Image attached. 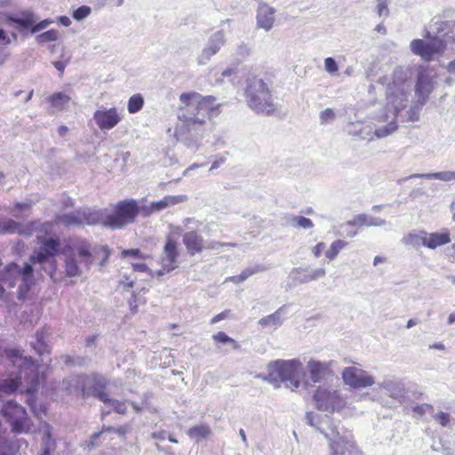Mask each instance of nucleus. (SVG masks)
Masks as SVG:
<instances>
[{
    "instance_id": "obj_29",
    "label": "nucleus",
    "mask_w": 455,
    "mask_h": 455,
    "mask_svg": "<svg viewBox=\"0 0 455 455\" xmlns=\"http://www.w3.org/2000/svg\"><path fill=\"white\" fill-rule=\"evenodd\" d=\"M427 231L412 230L405 235L402 242L404 245L418 249L420 246L426 247Z\"/></svg>"
},
{
    "instance_id": "obj_15",
    "label": "nucleus",
    "mask_w": 455,
    "mask_h": 455,
    "mask_svg": "<svg viewBox=\"0 0 455 455\" xmlns=\"http://www.w3.org/2000/svg\"><path fill=\"white\" fill-rule=\"evenodd\" d=\"M341 375L344 383L353 388H366L375 384V378L368 371L358 367H346Z\"/></svg>"
},
{
    "instance_id": "obj_40",
    "label": "nucleus",
    "mask_w": 455,
    "mask_h": 455,
    "mask_svg": "<svg viewBox=\"0 0 455 455\" xmlns=\"http://www.w3.org/2000/svg\"><path fill=\"white\" fill-rule=\"evenodd\" d=\"M347 245V243L344 240H335L331 243L330 248L326 251L325 256L329 260H333L339 251Z\"/></svg>"
},
{
    "instance_id": "obj_27",
    "label": "nucleus",
    "mask_w": 455,
    "mask_h": 455,
    "mask_svg": "<svg viewBox=\"0 0 455 455\" xmlns=\"http://www.w3.org/2000/svg\"><path fill=\"white\" fill-rule=\"evenodd\" d=\"M37 20L31 11H23L18 16L3 15L0 16V24L16 23L22 28H28Z\"/></svg>"
},
{
    "instance_id": "obj_28",
    "label": "nucleus",
    "mask_w": 455,
    "mask_h": 455,
    "mask_svg": "<svg viewBox=\"0 0 455 455\" xmlns=\"http://www.w3.org/2000/svg\"><path fill=\"white\" fill-rule=\"evenodd\" d=\"M183 243L190 255L201 252L204 249L202 235L196 231H188L183 235Z\"/></svg>"
},
{
    "instance_id": "obj_16",
    "label": "nucleus",
    "mask_w": 455,
    "mask_h": 455,
    "mask_svg": "<svg viewBox=\"0 0 455 455\" xmlns=\"http://www.w3.org/2000/svg\"><path fill=\"white\" fill-rule=\"evenodd\" d=\"M93 121L100 131H109L115 128L123 119L117 108L100 107L93 113Z\"/></svg>"
},
{
    "instance_id": "obj_33",
    "label": "nucleus",
    "mask_w": 455,
    "mask_h": 455,
    "mask_svg": "<svg viewBox=\"0 0 455 455\" xmlns=\"http://www.w3.org/2000/svg\"><path fill=\"white\" fill-rule=\"evenodd\" d=\"M266 267L262 265L256 264L254 266L248 267L244 268L240 275L230 276L226 279V281H230L234 283H240L244 282L250 276L266 271Z\"/></svg>"
},
{
    "instance_id": "obj_42",
    "label": "nucleus",
    "mask_w": 455,
    "mask_h": 455,
    "mask_svg": "<svg viewBox=\"0 0 455 455\" xmlns=\"http://www.w3.org/2000/svg\"><path fill=\"white\" fill-rule=\"evenodd\" d=\"M60 33L56 29H50L36 36V40L38 44H45L58 40Z\"/></svg>"
},
{
    "instance_id": "obj_60",
    "label": "nucleus",
    "mask_w": 455,
    "mask_h": 455,
    "mask_svg": "<svg viewBox=\"0 0 455 455\" xmlns=\"http://www.w3.org/2000/svg\"><path fill=\"white\" fill-rule=\"evenodd\" d=\"M225 161H226V157L224 156L218 157L217 159H215L212 162L210 171L218 169Z\"/></svg>"
},
{
    "instance_id": "obj_52",
    "label": "nucleus",
    "mask_w": 455,
    "mask_h": 455,
    "mask_svg": "<svg viewBox=\"0 0 455 455\" xmlns=\"http://www.w3.org/2000/svg\"><path fill=\"white\" fill-rule=\"evenodd\" d=\"M221 80L228 79V81H234L236 77V69L234 68H228L221 73Z\"/></svg>"
},
{
    "instance_id": "obj_54",
    "label": "nucleus",
    "mask_w": 455,
    "mask_h": 455,
    "mask_svg": "<svg viewBox=\"0 0 455 455\" xmlns=\"http://www.w3.org/2000/svg\"><path fill=\"white\" fill-rule=\"evenodd\" d=\"M52 23V20H50V19H45L40 22H38L37 24H36L32 29H31V32L32 33H36L38 31H41L44 28H46L49 25H51Z\"/></svg>"
},
{
    "instance_id": "obj_11",
    "label": "nucleus",
    "mask_w": 455,
    "mask_h": 455,
    "mask_svg": "<svg viewBox=\"0 0 455 455\" xmlns=\"http://www.w3.org/2000/svg\"><path fill=\"white\" fill-rule=\"evenodd\" d=\"M307 420L310 426L315 427L324 435L329 443L342 436L344 433L348 432L343 426H340L339 422H336L327 415L320 417L313 413H307Z\"/></svg>"
},
{
    "instance_id": "obj_2",
    "label": "nucleus",
    "mask_w": 455,
    "mask_h": 455,
    "mask_svg": "<svg viewBox=\"0 0 455 455\" xmlns=\"http://www.w3.org/2000/svg\"><path fill=\"white\" fill-rule=\"evenodd\" d=\"M220 104L213 96H203L196 92H183L180 96L177 140L193 151L200 148V141L208 131L210 119L219 114Z\"/></svg>"
},
{
    "instance_id": "obj_19",
    "label": "nucleus",
    "mask_w": 455,
    "mask_h": 455,
    "mask_svg": "<svg viewBox=\"0 0 455 455\" xmlns=\"http://www.w3.org/2000/svg\"><path fill=\"white\" fill-rule=\"evenodd\" d=\"M179 251L178 243L172 238H168L164 247L163 254L161 257L162 269L157 272V275H163L165 272H171L179 267Z\"/></svg>"
},
{
    "instance_id": "obj_3",
    "label": "nucleus",
    "mask_w": 455,
    "mask_h": 455,
    "mask_svg": "<svg viewBox=\"0 0 455 455\" xmlns=\"http://www.w3.org/2000/svg\"><path fill=\"white\" fill-rule=\"evenodd\" d=\"M37 240L41 246L29 259V263H25L23 267L12 263L8 265L1 274V280L9 286L13 287L18 279H21L20 291L28 290L35 282V273L40 274L44 270L47 275L52 277L57 269V261L55 255L60 249L58 239L50 237L44 238L41 235H37Z\"/></svg>"
},
{
    "instance_id": "obj_5",
    "label": "nucleus",
    "mask_w": 455,
    "mask_h": 455,
    "mask_svg": "<svg viewBox=\"0 0 455 455\" xmlns=\"http://www.w3.org/2000/svg\"><path fill=\"white\" fill-rule=\"evenodd\" d=\"M426 42L414 39L411 43V52L426 61L434 60L444 52L448 44H455V20H437L430 25Z\"/></svg>"
},
{
    "instance_id": "obj_59",
    "label": "nucleus",
    "mask_w": 455,
    "mask_h": 455,
    "mask_svg": "<svg viewBox=\"0 0 455 455\" xmlns=\"http://www.w3.org/2000/svg\"><path fill=\"white\" fill-rule=\"evenodd\" d=\"M30 207V204H28V203H17L15 204V208L13 210L11 211V212L14 215V216H17L16 214V211H22V210H27Z\"/></svg>"
},
{
    "instance_id": "obj_14",
    "label": "nucleus",
    "mask_w": 455,
    "mask_h": 455,
    "mask_svg": "<svg viewBox=\"0 0 455 455\" xmlns=\"http://www.w3.org/2000/svg\"><path fill=\"white\" fill-rule=\"evenodd\" d=\"M316 407L321 411H335L341 409L345 403L336 389L319 387L314 395Z\"/></svg>"
},
{
    "instance_id": "obj_57",
    "label": "nucleus",
    "mask_w": 455,
    "mask_h": 455,
    "mask_svg": "<svg viewBox=\"0 0 455 455\" xmlns=\"http://www.w3.org/2000/svg\"><path fill=\"white\" fill-rule=\"evenodd\" d=\"M230 313V310H225L218 315H216L214 317L212 318L211 323L214 324L219 323L221 320L226 319L228 316V314Z\"/></svg>"
},
{
    "instance_id": "obj_43",
    "label": "nucleus",
    "mask_w": 455,
    "mask_h": 455,
    "mask_svg": "<svg viewBox=\"0 0 455 455\" xmlns=\"http://www.w3.org/2000/svg\"><path fill=\"white\" fill-rule=\"evenodd\" d=\"M212 339L218 343L230 344L234 349L239 348L238 343L223 331H219L218 333L214 334Z\"/></svg>"
},
{
    "instance_id": "obj_4",
    "label": "nucleus",
    "mask_w": 455,
    "mask_h": 455,
    "mask_svg": "<svg viewBox=\"0 0 455 455\" xmlns=\"http://www.w3.org/2000/svg\"><path fill=\"white\" fill-rule=\"evenodd\" d=\"M5 355L18 371H12L8 378L0 380V395H11L19 387L28 394L35 393L40 384L39 366H35L31 357L23 356L17 349H7Z\"/></svg>"
},
{
    "instance_id": "obj_12",
    "label": "nucleus",
    "mask_w": 455,
    "mask_h": 455,
    "mask_svg": "<svg viewBox=\"0 0 455 455\" xmlns=\"http://www.w3.org/2000/svg\"><path fill=\"white\" fill-rule=\"evenodd\" d=\"M98 210L83 208L69 213L59 214L55 218L57 224L69 226H85L100 224Z\"/></svg>"
},
{
    "instance_id": "obj_25",
    "label": "nucleus",
    "mask_w": 455,
    "mask_h": 455,
    "mask_svg": "<svg viewBox=\"0 0 455 455\" xmlns=\"http://www.w3.org/2000/svg\"><path fill=\"white\" fill-rule=\"evenodd\" d=\"M325 275L324 268H316L309 270L308 268L294 267L289 274V277L296 284L307 283L311 281H315Z\"/></svg>"
},
{
    "instance_id": "obj_55",
    "label": "nucleus",
    "mask_w": 455,
    "mask_h": 455,
    "mask_svg": "<svg viewBox=\"0 0 455 455\" xmlns=\"http://www.w3.org/2000/svg\"><path fill=\"white\" fill-rule=\"evenodd\" d=\"M223 246L233 247V246H235V244L231 243H220V242L213 241V242L209 243L207 246H204V248L211 249V250H217L220 247H223Z\"/></svg>"
},
{
    "instance_id": "obj_50",
    "label": "nucleus",
    "mask_w": 455,
    "mask_h": 455,
    "mask_svg": "<svg viewBox=\"0 0 455 455\" xmlns=\"http://www.w3.org/2000/svg\"><path fill=\"white\" fill-rule=\"evenodd\" d=\"M131 266L134 271L137 272H146L152 275V270L142 262H131Z\"/></svg>"
},
{
    "instance_id": "obj_48",
    "label": "nucleus",
    "mask_w": 455,
    "mask_h": 455,
    "mask_svg": "<svg viewBox=\"0 0 455 455\" xmlns=\"http://www.w3.org/2000/svg\"><path fill=\"white\" fill-rule=\"evenodd\" d=\"M292 223L294 227L302 228H311L314 224L312 220L308 218L297 216L292 219Z\"/></svg>"
},
{
    "instance_id": "obj_20",
    "label": "nucleus",
    "mask_w": 455,
    "mask_h": 455,
    "mask_svg": "<svg viewBox=\"0 0 455 455\" xmlns=\"http://www.w3.org/2000/svg\"><path fill=\"white\" fill-rule=\"evenodd\" d=\"M435 75L429 70L422 69L419 72L418 81L415 86V94L417 100L420 105H424L429 94L435 86Z\"/></svg>"
},
{
    "instance_id": "obj_18",
    "label": "nucleus",
    "mask_w": 455,
    "mask_h": 455,
    "mask_svg": "<svg viewBox=\"0 0 455 455\" xmlns=\"http://www.w3.org/2000/svg\"><path fill=\"white\" fill-rule=\"evenodd\" d=\"M226 44V36L222 30L213 33L197 58L199 65H205Z\"/></svg>"
},
{
    "instance_id": "obj_45",
    "label": "nucleus",
    "mask_w": 455,
    "mask_h": 455,
    "mask_svg": "<svg viewBox=\"0 0 455 455\" xmlns=\"http://www.w3.org/2000/svg\"><path fill=\"white\" fill-rule=\"evenodd\" d=\"M91 12H92L91 7L83 5V6L78 7L77 9H76L73 12L72 17L77 21H82L84 19H86L91 14Z\"/></svg>"
},
{
    "instance_id": "obj_38",
    "label": "nucleus",
    "mask_w": 455,
    "mask_h": 455,
    "mask_svg": "<svg viewBox=\"0 0 455 455\" xmlns=\"http://www.w3.org/2000/svg\"><path fill=\"white\" fill-rule=\"evenodd\" d=\"M70 100L71 99L68 94L64 92H56L49 97L48 101L52 108L57 110H61L69 103Z\"/></svg>"
},
{
    "instance_id": "obj_35",
    "label": "nucleus",
    "mask_w": 455,
    "mask_h": 455,
    "mask_svg": "<svg viewBox=\"0 0 455 455\" xmlns=\"http://www.w3.org/2000/svg\"><path fill=\"white\" fill-rule=\"evenodd\" d=\"M450 241L451 239L449 233L427 232L426 247L428 249H435L438 246H442L450 243Z\"/></svg>"
},
{
    "instance_id": "obj_21",
    "label": "nucleus",
    "mask_w": 455,
    "mask_h": 455,
    "mask_svg": "<svg viewBox=\"0 0 455 455\" xmlns=\"http://www.w3.org/2000/svg\"><path fill=\"white\" fill-rule=\"evenodd\" d=\"M329 447V455H361L349 431L344 433L342 436L337 438V440L331 441Z\"/></svg>"
},
{
    "instance_id": "obj_8",
    "label": "nucleus",
    "mask_w": 455,
    "mask_h": 455,
    "mask_svg": "<svg viewBox=\"0 0 455 455\" xmlns=\"http://www.w3.org/2000/svg\"><path fill=\"white\" fill-rule=\"evenodd\" d=\"M76 388L84 397L94 396L101 401L105 406L119 414H125L127 408L124 402L110 398L104 391L106 380L99 375L77 376L74 378Z\"/></svg>"
},
{
    "instance_id": "obj_61",
    "label": "nucleus",
    "mask_w": 455,
    "mask_h": 455,
    "mask_svg": "<svg viewBox=\"0 0 455 455\" xmlns=\"http://www.w3.org/2000/svg\"><path fill=\"white\" fill-rule=\"evenodd\" d=\"M152 437L154 439L164 441L165 438L168 437V433L165 430H161L159 432L153 433Z\"/></svg>"
},
{
    "instance_id": "obj_22",
    "label": "nucleus",
    "mask_w": 455,
    "mask_h": 455,
    "mask_svg": "<svg viewBox=\"0 0 455 455\" xmlns=\"http://www.w3.org/2000/svg\"><path fill=\"white\" fill-rule=\"evenodd\" d=\"M331 361H319L311 358L307 363V373L313 383H318L332 374Z\"/></svg>"
},
{
    "instance_id": "obj_37",
    "label": "nucleus",
    "mask_w": 455,
    "mask_h": 455,
    "mask_svg": "<svg viewBox=\"0 0 455 455\" xmlns=\"http://www.w3.org/2000/svg\"><path fill=\"white\" fill-rule=\"evenodd\" d=\"M46 331H38L35 336V341H33L32 347L40 355H44V354H49L50 349L48 345L45 343L44 339L46 337Z\"/></svg>"
},
{
    "instance_id": "obj_26",
    "label": "nucleus",
    "mask_w": 455,
    "mask_h": 455,
    "mask_svg": "<svg viewBox=\"0 0 455 455\" xmlns=\"http://www.w3.org/2000/svg\"><path fill=\"white\" fill-rule=\"evenodd\" d=\"M33 225H24L11 219L0 220V234H19L25 237L33 235Z\"/></svg>"
},
{
    "instance_id": "obj_56",
    "label": "nucleus",
    "mask_w": 455,
    "mask_h": 455,
    "mask_svg": "<svg viewBox=\"0 0 455 455\" xmlns=\"http://www.w3.org/2000/svg\"><path fill=\"white\" fill-rule=\"evenodd\" d=\"M325 249V243L323 242L318 243L312 248V252L315 258H319L322 255L323 251Z\"/></svg>"
},
{
    "instance_id": "obj_32",
    "label": "nucleus",
    "mask_w": 455,
    "mask_h": 455,
    "mask_svg": "<svg viewBox=\"0 0 455 455\" xmlns=\"http://www.w3.org/2000/svg\"><path fill=\"white\" fill-rule=\"evenodd\" d=\"M422 178L427 180H438L444 182H455V172L454 171H443L437 172L429 173H417L412 174L409 179Z\"/></svg>"
},
{
    "instance_id": "obj_10",
    "label": "nucleus",
    "mask_w": 455,
    "mask_h": 455,
    "mask_svg": "<svg viewBox=\"0 0 455 455\" xmlns=\"http://www.w3.org/2000/svg\"><path fill=\"white\" fill-rule=\"evenodd\" d=\"M245 97L250 108L258 114L269 115L275 110L267 85L259 77H252L247 81Z\"/></svg>"
},
{
    "instance_id": "obj_7",
    "label": "nucleus",
    "mask_w": 455,
    "mask_h": 455,
    "mask_svg": "<svg viewBox=\"0 0 455 455\" xmlns=\"http://www.w3.org/2000/svg\"><path fill=\"white\" fill-rule=\"evenodd\" d=\"M265 379L276 387L283 383L291 391L297 390L305 380L306 371L299 359L275 360L267 365Z\"/></svg>"
},
{
    "instance_id": "obj_62",
    "label": "nucleus",
    "mask_w": 455,
    "mask_h": 455,
    "mask_svg": "<svg viewBox=\"0 0 455 455\" xmlns=\"http://www.w3.org/2000/svg\"><path fill=\"white\" fill-rule=\"evenodd\" d=\"M250 47L244 44H241L239 47H238V52L240 55L242 56H247L249 55L250 53Z\"/></svg>"
},
{
    "instance_id": "obj_9",
    "label": "nucleus",
    "mask_w": 455,
    "mask_h": 455,
    "mask_svg": "<svg viewBox=\"0 0 455 455\" xmlns=\"http://www.w3.org/2000/svg\"><path fill=\"white\" fill-rule=\"evenodd\" d=\"M100 224L111 228L118 229L132 223L139 213H141V206L135 200H124L117 203L112 210H98Z\"/></svg>"
},
{
    "instance_id": "obj_30",
    "label": "nucleus",
    "mask_w": 455,
    "mask_h": 455,
    "mask_svg": "<svg viewBox=\"0 0 455 455\" xmlns=\"http://www.w3.org/2000/svg\"><path fill=\"white\" fill-rule=\"evenodd\" d=\"M284 315H285V307H281L278 308L275 313L267 315L265 317H262L259 320V324L261 327H271L274 330L277 329L279 326H281L284 320Z\"/></svg>"
},
{
    "instance_id": "obj_34",
    "label": "nucleus",
    "mask_w": 455,
    "mask_h": 455,
    "mask_svg": "<svg viewBox=\"0 0 455 455\" xmlns=\"http://www.w3.org/2000/svg\"><path fill=\"white\" fill-rule=\"evenodd\" d=\"M189 438L196 441V443H200L204 439H207L212 435L211 427L206 424H199L190 427L187 431Z\"/></svg>"
},
{
    "instance_id": "obj_41",
    "label": "nucleus",
    "mask_w": 455,
    "mask_h": 455,
    "mask_svg": "<svg viewBox=\"0 0 455 455\" xmlns=\"http://www.w3.org/2000/svg\"><path fill=\"white\" fill-rule=\"evenodd\" d=\"M29 225H33V234L36 233V236L41 235L44 238H46L45 235H50L52 232L53 225L51 222H44L42 224L32 222Z\"/></svg>"
},
{
    "instance_id": "obj_51",
    "label": "nucleus",
    "mask_w": 455,
    "mask_h": 455,
    "mask_svg": "<svg viewBox=\"0 0 455 455\" xmlns=\"http://www.w3.org/2000/svg\"><path fill=\"white\" fill-rule=\"evenodd\" d=\"M377 12L379 16L388 15V7L387 0H378Z\"/></svg>"
},
{
    "instance_id": "obj_23",
    "label": "nucleus",
    "mask_w": 455,
    "mask_h": 455,
    "mask_svg": "<svg viewBox=\"0 0 455 455\" xmlns=\"http://www.w3.org/2000/svg\"><path fill=\"white\" fill-rule=\"evenodd\" d=\"M188 200L186 195L166 196L163 199L153 202L149 205L141 206V214L148 216L154 212H159L168 207L184 203Z\"/></svg>"
},
{
    "instance_id": "obj_36",
    "label": "nucleus",
    "mask_w": 455,
    "mask_h": 455,
    "mask_svg": "<svg viewBox=\"0 0 455 455\" xmlns=\"http://www.w3.org/2000/svg\"><path fill=\"white\" fill-rule=\"evenodd\" d=\"M40 431L43 434V451L41 455H51V452L55 448V442L52 438V427L48 424L44 423Z\"/></svg>"
},
{
    "instance_id": "obj_17",
    "label": "nucleus",
    "mask_w": 455,
    "mask_h": 455,
    "mask_svg": "<svg viewBox=\"0 0 455 455\" xmlns=\"http://www.w3.org/2000/svg\"><path fill=\"white\" fill-rule=\"evenodd\" d=\"M378 387L384 390L388 397L400 403L403 402L407 394L404 380L394 376L386 377L378 384Z\"/></svg>"
},
{
    "instance_id": "obj_58",
    "label": "nucleus",
    "mask_w": 455,
    "mask_h": 455,
    "mask_svg": "<svg viewBox=\"0 0 455 455\" xmlns=\"http://www.w3.org/2000/svg\"><path fill=\"white\" fill-rule=\"evenodd\" d=\"M69 61V59L66 60H56L53 62V66L57 70H59L60 73H63L65 70L66 66L68 65Z\"/></svg>"
},
{
    "instance_id": "obj_53",
    "label": "nucleus",
    "mask_w": 455,
    "mask_h": 455,
    "mask_svg": "<svg viewBox=\"0 0 455 455\" xmlns=\"http://www.w3.org/2000/svg\"><path fill=\"white\" fill-rule=\"evenodd\" d=\"M431 409H432L431 405L421 404V405L413 406L412 411L414 414H416L418 416H423L425 413H427Z\"/></svg>"
},
{
    "instance_id": "obj_6",
    "label": "nucleus",
    "mask_w": 455,
    "mask_h": 455,
    "mask_svg": "<svg viewBox=\"0 0 455 455\" xmlns=\"http://www.w3.org/2000/svg\"><path fill=\"white\" fill-rule=\"evenodd\" d=\"M65 274L68 277L83 275L93 263L91 244L80 238L69 239L61 249Z\"/></svg>"
},
{
    "instance_id": "obj_31",
    "label": "nucleus",
    "mask_w": 455,
    "mask_h": 455,
    "mask_svg": "<svg viewBox=\"0 0 455 455\" xmlns=\"http://www.w3.org/2000/svg\"><path fill=\"white\" fill-rule=\"evenodd\" d=\"M347 224L350 226L382 227L387 224V221L379 217L359 214L352 220H349Z\"/></svg>"
},
{
    "instance_id": "obj_24",
    "label": "nucleus",
    "mask_w": 455,
    "mask_h": 455,
    "mask_svg": "<svg viewBox=\"0 0 455 455\" xmlns=\"http://www.w3.org/2000/svg\"><path fill=\"white\" fill-rule=\"evenodd\" d=\"M275 9L264 2H259L257 9V27L269 31L275 20Z\"/></svg>"
},
{
    "instance_id": "obj_39",
    "label": "nucleus",
    "mask_w": 455,
    "mask_h": 455,
    "mask_svg": "<svg viewBox=\"0 0 455 455\" xmlns=\"http://www.w3.org/2000/svg\"><path fill=\"white\" fill-rule=\"evenodd\" d=\"M144 106V98L140 93L133 94L130 97L127 103V110L130 114L138 113Z\"/></svg>"
},
{
    "instance_id": "obj_64",
    "label": "nucleus",
    "mask_w": 455,
    "mask_h": 455,
    "mask_svg": "<svg viewBox=\"0 0 455 455\" xmlns=\"http://www.w3.org/2000/svg\"><path fill=\"white\" fill-rule=\"evenodd\" d=\"M58 20L59 22L65 27H68L71 24L70 19L67 16H60L58 18Z\"/></svg>"
},
{
    "instance_id": "obj_1",
    "label": "nucleus",
    "mask_w": 455,
    "mask_h": 455,
    "mask_svg": "<svg viewBox=\"0 0 455 455\" xmlns=\"http://www.w3.org/2000/svg\"><path fill=\"white\" fill-rule=\"evenodd\" d=\"M411 90L407 72L396 68L386 90V104L371 118L373 127L361 121L351 122L346 126L347 132L367 140L391 135L398 129V114L407 107Z\"/></svg>"
},
{
    "instance_id": "obj_47",
    "label": "nucleus",
    "mask_w": 455,
    "mask_h": 455,
    "mask_svg": "<svg viewBox=\"0 0 455 455\" xmlns=\"http://www.w3.org/2000/svg\"><path fill=\"white\" fill-rule=\"evenodd\" d=\"M336 118L335 112L332 108H325L320 113L321 124H326L333 122Z\"/></svg>"
},
{
    "instance_id": "obj_44",
    "label": "nucleus",
    "mask_w": 455,
    "mask_h": 455,
    "mask_svg": "<svg viewBox=\"0 0 455 455\" xmlns=\"http://www.w3.org/2000/svg\"><path fill=\"white\" fill-rule=\"evenodd\" d=\"M325 71L331 76L338 75L339 65L335 59L332 57H327L323 60Z\"/></svg>"
},
{
    "instance_id": "obj_13",
    "label": "nucleus",
    "mask_w": 455,
    "mask_h": 455,
    "mask_svg": "<svg viewBox=\"0 0 455 455\" xmlns=\"http://www.w3.org/2000/svg\"><path fill=\"white\" fill-rule=\"evenodd\" d=\"M3 415L12 426V430L18 433L28 432V419L25 409L15 402H8L2 409Z\"/></svg>"
},
{
    "instance_id": "obj_63",
    "label": "nucleus",
    "mask_w": 455,
    "mask_h": 455,
    "mask_svg": "<svg viewBox=\"0 0 455 455\" xmlns=\"http://www.w3.org/2000/svg\"><path fill=\"white\" fill-rule=\"evenodd\" d=\"M133 279H131L129 277H125L124 280L120 281V283L123 284L126 288H132L133 287Z\"/></svg>"
},
{
    "instance_id": "obj_46",
    "label": "nucleus",
    "mask_w": 455,
    "mask_h": 455,
    "mask_svg": "<svg viewBox=\"0 0 455 455\" xmlns=\"http://www.w3.org/2000/svg\"><path fill=\"white\" fill-rule=\"evenodd\" d=\"M120 256L122 259L131 257L132 259H146L149 257L148 255L142 253L140 249L123 250L121 251Z\"/></svg>"
},
{
    "instance_id": "obj_49",
    "label": "nucleus",
    "mask_w": 455,
    "mask_h": 455,
    "mask_svg": "<svg viewBox=\"0 0 455 455\" xmlns=\"http://www.w3.org/2000/svg\"><path fill=\"white\" fill-rule=\"evenodd\" d=\"M434 419L443 427H447L450 423V415L443 411H439L434 416Z\"/></svg>"
}]
</instances>
